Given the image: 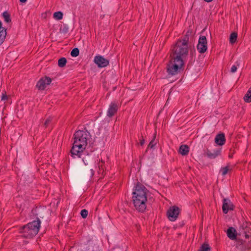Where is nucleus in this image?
I'll return each mask as SVG.
<instances>
[{"label": "nucleus", "instance_id": "f257e3e1", "mask_svg": "<svg viewBox=\"0 0 251 251\" xmlns=\"http://www.w3.org/2000/svg\"><path fill=\"white\" fill-rule=\"evenodd\" d=\"M188 38L178 41L173 49V54L167 66V72L169 75H175L182 70L184 60L188 53Z\"/></svg>", "mask_w": 251, "mask_h": 251}, {"label": "nucleus", "instance_id": "f03ea898", "mask_svg": "<svg viewBox=\"0 0 251 251\" xmlns=\"http://www.w3.org/2000/svg\"><path fill=\"white\" fill-rule=\"evenodd\" d=\"M74 141L71 150V156L74 158H81L85 165L90 160L88 151L86 149L89 133L85 131L78 130L74 135Z\"/></svg>", "mask_w": 251, "mask_h": 251}, {"label": "nucleus", "instance_id": "7ed1b4c3", "mask_svg": "<svg viewBox=\"0 0 251 251\" xmlns=\"http://www.w3.org/2000/svg\"><path fill=\"white\" fill-rule=\"evenodd\" d=\"M133 201L135 208L139 211L144 212L147 208V189L141 185H137L133 192Z\"/></svg>", "mask_w": 251, "mask_h": 251}, {"label": "nucleus", "instance_id": "20e7f679", "mask_svg": "<svg viewBox=\"0 0 251 251\" xmlns=\"http://www.w3.org/2000/svg\"><path fill=\"white\" fill-rule=\"evenodd\" d=\"M41 221L39 219L28 223L19 229V233L23 237L31 239L39 232Z\"/></svg>", "mask_w": 251, "mask_h": 251}, {"label": "nucleus", "instance_id": "39448f33", "mask_svg": "<svg viewBox=\"0 0 251 251\" xmlns=\"http://www.w3.org/2000/svg\"><path fill=\"white\" fill-rule=\"evenodd\" d=\"M245 232L246 239L248 240V241L246 240L243 241L242 240L237 239V231L236 229L232 227H230L227 229L226 234L230 239L232 240H237V245L241 250H249L251 248V234H248L246 231Z\"/></svg>", "mask_w": 251, "mask_h": 251}, {"label": "nucleus", "instance_id": "423d86ee", "mask_svg": "<svg viewBox=\"0 0 251 251\" xmlns=\"http://www.w3.org/2000/svg\"><path fill=\"white\" fill-rule=\"evenodd\" d=\"M180 213L179 208L176 206L170 207L167 212V217L171 221H175Z\"/></svg>", "mask_w": 251, "mask_h": 251}, {"label": "nucleus", "instance_id": "0eeeda50", "mask_svg": "<svg viewBox=\"0 0 251 251\" xmlns=\"http://www.w3.org/2000/svg\"><path fill=\"white\" fill-rule=\"evenodd\" d=\"M207 49V43L205 36H201L197 45V50L201 53L205 52Z\"/></svg>", "mask_w": 251, "mask_h": 251}, {"label": "nucleus", "instance_id": "6e6552de", "mask_svg": "<svg viewBox=\"0 0 251 251\" xmlns=\"http://www.w3.org/2000/svg\"><path fill=\"white\" fill-rule=\"evenodd\" d=\"M51 82V79L49 77H44L41 78L37 83L36 87L39 90H44L46 87Z\"/></svg>", "mask_w": 251, "mask_h": 251}, {"label": "nucleus", "instance_id": "1a4fd4ad", "mask_svg": "<svg viewBox=\"0 0 251 251\" xmlns=\"http://www.w3.org/2000/svg\"><path fill=\"white\" fill-rule=\"evenodd\" d=\"M94 62L99 68L105 67L109 64V61L101 55L96 56Z\"/></svg>", "mask_w": 251, "mask_h": 251}, {"label": "nucleus", "instance_id": "9d476101", "mask_svg": "<svg viewBox=\"0 0 251 251\" xmlns=\"http://www.w3.org/2000/svg\"><path fill=\"white\" fill-rule=\"evenodd\" d=\"M119 108L118 104L116 101H112L110 103L107 111V116L111 117L117 112Z\"/></svg>", "mask_w": 251, "mask_h": 251}, {"label": "nucleus", "instance_id": "9b49d317", "mask_svg": "<svg viewBox=\"0 0 251 251\" xmlns=\"http://www.w3.org/2000/svg\"><path fill=\"white\" fill-rule=\"evenodd\" d=\"M222 209L225 214L227 213L229 210L233 209V205L229 199H224Z\"/></svg>", "mask_w": 251, "mask_h": 251}, {"label": "nucleus", "instance_id": "f8f14e48", "mask_svg": "<svg viewBox=\"0 0 251 251\" xmlns=\"http://www.w3.org/2000/svg\"><path fill=\"white\" fill-rule=\"evenodd\" d=\"M226 139L225 135L221 133L217 135L215 138V142L218 145L222 146L225 144Z\"/></svg>", "mask_w": 251, "mask_h": 251}, {"label": "nucleus", "instance_id": "ddd939ff", "mask_svg": "<svg viewBox=\"0 0 251 251\" xmlns=\"http://www.w3.org/2000/svg\"><path fill=\"white\" fill-rule=\"evenodd\" d=\"M179 153L182 155L188 154L189 152V148L187 145H183L179 148Z\"/></svg>", "mask_w": 251, "mask_h": 251}, {"label": "nucleus", "instance_id": "4468645a", "mask_svg": "<svg viewBox=\"0 0 251 251\" xmlns=\"http://www.w3.org/2000/svg\"><path fill=\"white\" fill-rule=\"evenodd\" d=\"M104 163L103 161H100L98 163V170L97 172L100 175H101V176H103L104 173Z\"/></svg>", "mask_w": 251, "mask_h": 251}, {"label": "nucleus", "instance_id": "2eb2a0df", "mask_svg": "<svg viewBox=\"0 0 251 251\" xmlns=\"http://www.w3.org/2000/svg\"><path fill=\"white\" fill-rule=\"evenodd\" d=\"M231 170L232 167L229 165H227L225 167L222 168L220 170V173H221L222 175L225 176L229 171H230Z\"/></svg>", "mask_w": 251, "mask_h": 251}, {"label": "nucleus", "instance_id": "dca6fc26", "mask_svg": "<svg viewBox=\"0 0 251 251\" xmlns=\"http://www.w3.org/2000/svg\"><path fill=\"white\" fill-rule=\"evenodd\" d=\"M237 33L236 32H232L230 35L229 37V42L231 44H234L237 39Z\"/></svg>", "mask_w": 251, "mask_h": 251}, {"label": "nucleus", "instance_id": "f3484780", "mask_svg": "<svg viewBox=\"0 0 251 251\" xmlns=\"http://www.w3.org/2000/svg\"><path fill=\"white\" fill-rule=\"evenodd\" d=\"M244 100L247 102H251V87L249 89L244 98Z\"/></svg>", "mask_w": 251, "mask_h": 251}, {"label": "nucleus", "instance_id": "a211bd4d", "mask_svg": "<svg viewBox=\"0 0 251 251\" xmlns=\"http://www.w3.org/2000/svg\"><path fill=\"white\" fill-rule=\"evenodd\" d=\"M63 13L60 11L54 12L53 14V17L56 20H60L63 18Z\"/></svg>", "mask_w": 251, "mask_h": 251}, {"label": "nucleus", "instance_id": "6ab92c4d", "mask_svg": "<svg viewBox=\"0 0 251 251\" xmlns=\"http://www.w3.org/2000/svg\"><path fill=\"white\" fill-rule=\"evenodd\" d=\"M211 248L209 245L206 243L203 244L200 247L199 251H210Z\"/></svg>", "mask_w": 251, "mask_h": 251}, {"label": "nucleus", "instance_id": "aec40b11", "mask_svg": "<svg viewBox=\"0 0 251 251\" xmlns=\"http://www.w3.org/2000/svg\"><path fill=\"white\" fill-rule=\"evenodd\" d=\"M6 34V33L5 30L2 29L0 31V45H1L3 43L5 38Z\"/></svg>", "mask_w": 251, "mask_h": 251}, {"label": "nucleus", "instance_id": "412c9836", "mask_svg": "<svg viewBox=\"0 0 251 251\" xmlns=\"http://www.w3.org/2000/svg\"><path fill=\"white\" fill-rule=\"evenodd\" d=\"M67 60L64 57H62L58 60V65L60 67H63L66 64Z\"/></svg>", "mask_w": 251, "mask_h": 251}, {"label": "nucleus", "instance_id": "4be33fe9", "mask_svg": "<svg viewBox=\"0 0 251 251\" xmlns=\"http://www.w3.org/2000/svg\"><path fill=\"white\" fill-rule=\"evenodd\" d=\"M2 16L4 18V21L6 23H9L11 21L10 15L6 11L2 13Z\"/></svg>", "mask_w": 251, "mask_h": 251}, {"label": "nucleus", "instance_id": "5701e85b", "mask_svg": "<svg viewBox=\"0 0 251 251\" xmlns=\"http://www.w3.org/2000/svg\"><path fill=\"white\" fill-rule=\"evenodd\" d=\"M240 61H237L235 63V64L233 65L231 67V70H230L231 73H234L237 71V68L240 65Z\"/></svg>", "mask_w": 251, "mask_h": 251}, {"label": "nucleus", "instance_id": "b1692460", "mask_svg": "<svg viewBox=\"0 0 251 251\" xmlns=\"http://www.w3.org/2000/svg\"><path fill=\"white\" fill-rule=\"evenodd\" d=\"M79 51L77 48L74 49L71 52V55L73 57H76L79 55Z\"/></svg>", "mask_w": 251, "mask_h": 251}, {"label": "nucleus", "instance_id": "393cba45", "mask_svg": "<svg viewBox=\"0 0 251 251\" xmlns=\"http://www.w3.org/2000/svg\"><path fill=\"white\" fill-rule=\"evenodd\" d=\"M155 135L154 134L153 136V138L151 140V141L150 142L148 148H153L154 146L156 145V142L155 141Z\"/></svg>", "mask_w": 251, "mask_h": 251}, {"label": "nucleus", "instance_id": "a878e982", "mask_svg": "<svg viewBox=\"0 0 251 251\" xmlns=\"http://www.w3.org/2000/svg\"><path fill=\"white\" fill-rule=\"evenodd\" d=\"M88 212L86 209H83L81 211V215L82 217L83 218H85L87 217V216L88 215Z\"/></svg>", "mask_w": 251, "mask_h": 251}, {"label": "nucleus", "instance_id": "bb28decb", "mask_svg": "<svg viewBox=\"0 0 251 251\" xmlns=\"http://www.w3.org/2000/svg\"><path fill=\"white\" fill-rule=\"evenodd\" d=\"M8 99L7 95L5 93H2L1 96V100H7Z\"/></svg>", "mask_w": 251, "mask_h": 251}, {"label": "nucleus", "instance_id": "cd10ccee", "mask_svg": "<svg viewBox=\"0 0 251 251\" xmlns=\"http://www.w3.org/2000/svg\"><path fill=\"white\" fill-rule=\"evenodd\" d=\"M145 140L144 139H141L140 140V145L141 146H143L145 144Z\"/></svg>", "mask_w": 251, "mask_h": 251}, {"label": "nucleus", "instance_id": "c85d7f7f", "mask_svg": "<svg viewBox=\"0 0 251 251\" xmlns=\"http://www.w3.org/2000/svg\"><path fill=\"white\" fill-rule=\"evenodd\" d=\"M50 120L49 119H47L45 122V125L47 126L49 123Z\"/></svg>", "mask_w": 251, "mask_h": 251}, {"label": "nucleus", "instance_id": "c756f323", "mask_svg": "<svg viewBox=\"0 0 251 251\" xmlns=\"http://www.w3.org/2000/svg\"><path fill=\"white\" fill-rule=\"evenodd\" d=\"M27 0H20V1L23 3L25 2Z\"/></svg>", "mask_w": 251, "mask_h": 251}, {"label": "nucleus", "instance_id": "7c9ffc66", "mask_svg": "<svg viewBox=\"0 0 251 251\" xmlns=\"http://www.w3.org/2000/svg\"><path fill=\"white\" fill-rule=\"evenodd\" d=\"M204 0L206 2H209L212 1L213 0Z\"/></svg>", "mask_w": 251, "mask_h": 251}, {"label": "nucleus", "instance_id": "2f4dec72", "mask_svg": "<svg viewBox=\"0 0 251 251\" xmlns=\"http://www.w3.org/2000/svg\"><path fill=\"white\" fill-rule=\"evenodd\" d=\"M208 155L210 157H215L216 155H210V154H208Z\"/></svg>", "mask_w": 251, "mask_h": 251}, {"label": "nucleus", "instance_id": "473e14b6", "mask_svg": "<svg viewBox=\"0 0 251 251\" xmlns=\"http://www.w3.org/2000/svg\"><path fill=\"white\" fill-rule=\"evenodd\" d=\"M91 171L92 172V175H94V171L93 170V169H91Z\"/></svg>", "mask_w": 251, "mask_h": 251}]
</instances>
